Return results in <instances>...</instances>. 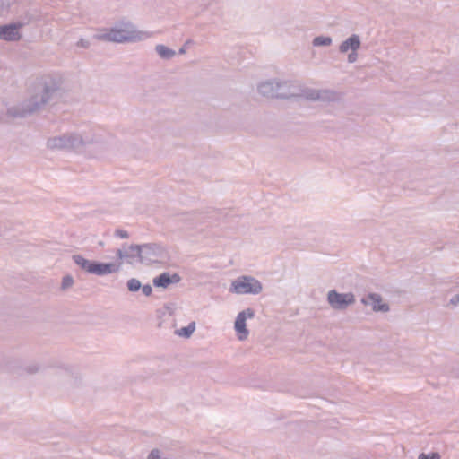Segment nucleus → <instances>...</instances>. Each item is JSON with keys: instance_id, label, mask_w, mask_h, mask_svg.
I'll return each instance as SVG.
<instances>
[{"instance_id": "nucleus-4", "label": "nucleus", "mask_w": 459, "mask_h": 459, "mask_svg": "<svg viewBox=\"0 0 459 459\" xmlns=\"http://www.w3.org/2000/svg\"><path fill=\"white\" fill-rule=\"evenodd\" d=\"M112 42H134L141 41L151 37L149 32L134 30L131 27L111 29Z\"/></svg>"}, {"instance_id": "nucleus-20", "label": "nucleus", "mask_w": 459, "mask_h": 459, "mask_svg": "<svg viewBox=\"0 0 459 459\" xmlns=\"http://www.w3.org/2000/svg\"><path fill=\"white\" fill-rule=\"evenodd\" d=\"M112 34L110 30H100L96 34H94L93 39L100 41H108L112 42Z\"/></svg>"}, {"instance_id": "nucleus-9", "label": "nucleus", "mask_w": 459, "mask_h": 459, "mask_svg": "<svg viewBox=\"0 0 459 459\" xmlns=\"http://www.w3.org/2000/svg\"><path fill=\"white\" fill-rule=\"evenodd\" d=\"M116 255L122 264L126 261L127 264H133L135 259L141 263L140 245L132 244L128 247L123 245L122 248L116 251Z\"/></svg>"}, {"instance_id": "nucleus-10", "label": "nucleus", "mask_w": 459, "mask_h": 459, "mask_svg": "<svg viewBox=\"0 0 459 459\" xmlns=\"http://www.w3.org/2000/svg\"><path fill=\"white\" fill-rule=\"evenodd\" d=\"M299 93V85L291 81H277L276 98H297Z\"/></svg>"}, {"instance_id": "nucleus-33", "label": "nucleus", "mask_w": 459, "mask_h": 459, "mask_svg": "<svg viewBox=\"0 0 459 459\" xmlns=\"http://www.w3.org/2000/svg\"><path fill=\"white\" fill-rule=\"evenodd\" d=\"M64 372H65V374H67V375H70V374H72V368H65L64 369Z\"/></svg>"}, {"instance_id": "nucleus-8", "label": "nucleus", "mask_w": 459, "mask_h": 459, "mask_svg": "<svg viewBox=\"0 0 459 459\" xmlns=\"http://www.w3.org/2000/svg\"><path fill=\"white\" fill-rule=\"evenodd\" d=\"M327 301L333 309L343 310L355 303V297L351 292L339 293L332 290L327 294Z\"/></svg>"}, {"instance_id": "nucleus-29", "label": "nucleus", "mask_w": 459, "mask_h": 459, "mask_svg": "<svg viewBox=\"0 0 459 459\" xmlns=\"http://www.w3.org/2000/svg\"><path fill=\"white\" fill-rule=\"evenodd\" d=\"M141 290L143 291V293L146 296V297H149L152 295V288L151 285L149 284H146V285H143L141 287Z\"/></svg>"}, {"instance_id": "nucleus-6", "label": "nucleus", "mask_w": 459, "mask_h": 459, "mask_svg": "<svg viewBox=\"0 0 459 459\" xmlns=\"http://www.w3.org/2000/svg\"><path fill=\"white\" fill-rule=\"evenodd\" d=\"M141 264L157 263L167 256L165 248L156 243L140 245Z\"/></svg>"}, {"instance_id": "nucleus-12", "label": "nucleus", "mask_w": 459, "mask_h": 459, "mask_svg": "<svg viewBox=\"0 0 459 459\" xmlns=\"http://www.w3.org/2000/svg\"><path fill=\"white\" fill-rule=\"evenodd\" d=\"M121 262L118 263H99L94 261L91 268V274L104 276L117 273L120 270Z\"/></svg>"}, {"instance_id": "nucleus-23", "label": "nucleus", "mask_w": 459, "mask_h": 459, "mask_svg": "<svg viewBox=\"0 0 459 459\" xmlns=\"http://www.w3.org/2000/svg\"><path fill=\"white\" fill-rule=\"evenodd\" d=\"M126 286L129 291L136 292L141 290L142 283L138 279L131 278L127 281Z\"/></svg>"}, {"instance_id": "nucleus-2", "label": "nucleus", "mask_w": 459, "mask_h": 459, "mask_svg": "<svg viewBox=\"0 0 459 459\" xmlns=\"http://www.w3.org/2000/svg\"><path fill=\"white\" fill-rule=\"evenodd\" d=\"M97 137L92 132L66 133L48 139L47 147L53 151H81L87 146L98 143Z\"/></svg>"}, {"instance_id": "nucleus-18", "label": "nucleus", "mask_w": 459, "mask_h": 459, "mask_svg": "<svg viewBox=\"0 0 459 459\" xmlns=\"http://www.w3.org/2000/svg\"><path fill=\"white\" fill-rule=\"evenodd\" d=\"M155 50L157 52V54L162 58V59H171L172 57L175 56L176 55V52L166 47L165 45H161V44H159L155 47Z\"/></svg>"}, {"instance_id": "nucleus-7", "label": "nucleus", "mask_w": 459, "mask_h": 459, "mask_svg": "<svg viewBox=\"0 0 459 459\" xmlns=\"http://www.w3.org/2000/svg\"><path fill=\"white\" fill-rule=\"evenodd\" d=\"M32 20L31 16H26L22 21L0 25V39L5 41H17L22 38L20 29L25 26Z\"/></svg>"}, {"instance_id": "nucleus-19", "label": "nucleus", "mask_w": 459, "mask_h": 459, "mask_svg": "<svg viewBox=\"0 0 459 459\" xmlns=\"http://www.w3.org/2000/svg\"><path fill=\"white\" fill-rule=\"evenodd\" d=\"M195 330V323L193 321L187 326L175 331V333L180 337L189 338Z\"/></svg>"}, {"instance_id": "nucleus-1", "label": "nucleus", "mask_w": 459, "mask_h": 459, "mask_svg": "<svg viewBox=\"0 0 459 459\" xmlns=\"http://www.w3.org/2000/svg\"><path fill=\"white\" fill-rule=\"evenodd\" d=\"M59 89V80L47 75L37 84L35 92L19 105L10 107L7 115L12 117H25L43 108Z\"/></svg>"}, {"instance_id": "nucleus-32", "label": "nucleus", "mask_w": 459, "mask_h": 459, "mask_svg": "<svg viewBox=\"0 0 459 459\" xmlns=\"http://www.w3.org/2000/svg\"><path fill=\"white\" fill-rule=\"evenodd\" d=\"M450 304L453 306H457L459 304V295L458 294H456L451 298Z\"/></svg>"}, {"instance_id": "nucleus-15", "label": "nucleus", "mask_w": 459, "mask_h": 459, "mask_svg": "<svg viewBox=\"0 0 459 459\" xmlns=\"http://www.w3.org/2000/svg\"><path fill=\"white\" fill-rule=\"evenodd\" d=\"M361 46L360 38L357 34H352L347 39L342 41L339 47V51L342 54L348 53L349 51H358Z\"/></svg>"}, {"instance_id": "nucleus-27", "label": "nucleus", "mask_w": 459, "mask_h": 459, "mask_svg": "<svg viewBox=\"0 0 459 459\" xmlns=\"http://www.w3.org/2000/svg\"><path fill=\"white\" fill-rule=\"evenodd\" d=\"M161 451L158 448L152 449L147 456V459H162Z\"/></svg>"}, {"instance_id": "nucleus-11", "label": "nucleus", "mask_w": 459, "mask_h": 459, "mask_svg": "<svg viewBox=\"0 0 459 459\" xmlns=\"http://www.w3.org/2000/svg\"><path fill=\"white\" fill-rule=\"evenodd\" d=\"M254 316L255 311L252 308H247L238 313V315L237 316L234 328L240 341H244L247 338L248 330L247 329L246 320L247 318H253Z\"/></svg>"}, {"instance_id": "nucleus-5", "label": "nucleus", "mask_w": 459, "mask_h": 459, "mask_svg": "<svg viewBox=\"0 0 459 459\" xmlns=\"http://www.w3.org/2000/svg\"><path fill=\"white\" fill-rule=\"evenodd\" d=\"M298 97H301L308 100H319L323 102H333L340 100L339 93L334 91L318 90L307 87L301 88L300 86Z\"/></svg>"}, {"instance_id": "nucleus-30", "label": "nucleus", "mask_w": 459, "mask_h": 459, "mask_svg": "<svg viewBox=\"0 0 459 459\" xmlns=\"http://www.w3.org/2000/svg\"><path fill=\"white\" fill-rule=\"evenodd\" d=\"M348 62L352 64V63H355L358 59V53L357 51H351L349 54H348Z\"/></svg>"}, {"instance_id": "nucleus-34", "label": "nucleus", "mask_w": 459, "mask_h": 459, "mask_svg": "<svg viewBox=\"0 0 459 459\" xmlns=\"http://www.w3.org/2000/svg\"><path fill=\"white\" fill-rule=\"evenodd\" d=\"M186 50L184 47L179 49V54H184Z\"/></svg>"}, {"instance_id": "nucleus-22", "label": "nucleus", "mask_w": 459, "mask_h": 459, "mask_svg": "<svg viewBox=\"0 0 459 459\" xmlns=\"http://www.w3.org/2000/svg\"><path fill=\"white\" fill-rule=\"evenodd\" d=\"M41 366L39 362L33 361L23 367V371L27 374H36L39 372Z\"/></svg>"}, {"instance_id": "nucleus-14", "label": "nucleus", "mask_w": 459, "mask_h": 459, "mask_svg": "<svg viewBox=\"0 0 459 459\" xmlns=\"http://www.w3.org/2000/svg\"><path fill=\"white\" fill-rule=\"evenodd\" d=\"M181 280V277L178 273L170 274L168 272H164L160 273L159 276L155 277L152 281L153 285L159 288H168L169 285L172 283H178Z\"/></svg>"}, {"instance_id": "nucleus-26", "label": "nucleus", "mask_w": 459, "mask_h": 459, "mask_svg": "<svg viewBox=\"0 0 459 459\" xmlns=\"http://www.w3.org/2000/svg\"><path fill=\"white\" fill-rule=\"evenodd\" d=\"M440 458H441L440 455L437 452H433L430 454L421 453L418 457V459H440Z\"/></svg>"}, {"instance_id": "nucleus-16", "label": "nucleus", "mask_w": 459, "mask_h": 459, "mask_svg": "<svg viewBox=\"0 0 459 459\" xmlns=\"http://www.w3.org/2000/svg\"><path fill=\"white\" fill-rule=\"evenodd\" d=\"M277 81L268 80L261 82L258 85L259 93L266 98H276Z\"/></svg>"}, {"instance_id": "nucleus-3", "label": "nucleus", "mask_w": 459, "mask_h": 459, "mask_svg": "<svg viewBox=\"0 0 459 459\" xmlns=\"http://www.w3.org/2000/svg\"><path fill=\"white\" fill-rule=\"evenodd\" d=\"M262 283L252 276H240L232 281L230 291L237 294H259Z\"/></svg>"}, {"instance_id": "nucleus-24", "label": "nucleus", "mask_w": 459, "mask_h": 459, "mask_svg": "<svg viewBox=\"0 0 459 459\" xmlns=\"http://www.w3.org/2000/svg\"><path fill=\"white\" fill-rule=\"evenodd\" d=\"M15 0H0V13L7 12L9 7L14 4Z\"/></svg>"}, {"instance_id": "nucleus-35", "label": "nucleus", "mask_w": 459, "mask_h": 459, "mask_svg": "<svg viewBox=\"0 0 459 459\" xmlns=\"http://www.w3.org/2000/svg\"><path fill=\"white\" fill-rule=\"evenodd\" d=\"M162 459H169V458H167V457H163Z\"/></svg>"}, {"instance_id": "nucleus-13", "label": "nucleus", "mask_w": 459, "mask_h": 459, "mask_svg": "<svg viewBox=\"0 0 459 459\" xmlns=\"http://www.w3.org/2000/svg\"><path fill=\"white\" fill-rule=\"evenodd\" d=\"M361 302L366 306H371L372 309L376 312H387L389 306L382 302V297L377 293H370L362 298Z\"/></svg>"}, {"instance_id": "nucleus-28", "label": "nucleus", "mask_w": 459, "mask_h": 459, "mask_svg": "<svg viewBox=\"0 0 459 459\" xmlns=\"http://www.w3.org/2000/svg\"><path fill=\"white\" fill-rule=\"evenodd\" d=\"M115 236L121 238H129L128 232L126 230H121V229L116 230Z\"/></svg>"}, {"instance_id": "nucleus-25", "label": "nucleus", "mask_w": 459, "mask_h": 459, "mask_svg": "<svg viewBox=\"0 0 459 459\" xmlns=\"http://www.w3.org/2000/svg\"><path fill=\"white\" fill-rule=\"evenodd\" d=\"M74 284V279L70 275H66L63 278L61 288L66 290Z\"/></svg>"}, {"instance_id": "nucleus-31", "label": "nucleus", "mask_w": 459, "mask_h": 459, "mask_svg": "<svg viewBox=\"0 0 459 459\" xmlns=\"http://www.w3.org/2000/svg\"><path fill=\"white\" fill-rule=\"evenodd\" d=\"M77 47H80V48H88L91 45L90 41L87 40V39H81L78 42H77Z\"/></svg>"}, {"instance_id": "nucleus-21", "label": "nucleus", "mask_w": 459, "mask_h": 459, "mask_svg": "<svg viewBox=\"0 0 459 459\" xmlns=\"http://www.w3.org/2000/svg\"><path fill=\"white\" fill-rule=\"evenodd\" d=\"M332 42V38L326 36H317L313 39V45L315 47H327L330 46Z\"/></svg>"}, {"instance_id": "nucleus-17", "label": "nucleus", "mask_w": 459, "mask_h": 459, "mask_svg": "<svg viewBox=\"0 0 459 459\" xmlns=\"http://www.w3.org/2000/svg\"><path fill=\"white\" fill-rule=\"evenodd\" d=\"M72 259L74 262V264L78 265L82 270L89 273H91V268L94 261H90L81 255H74L72 256Z\"/></svg>"}]
</instances>
